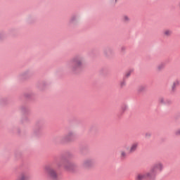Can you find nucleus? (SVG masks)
Masks as SVG:
<instances>
[{"label":"nucleus","instance_id":"f257e3e1","mask_svg":"<svg viewBox=\"0 0 180 180\" xmlns=\"http://www.w3.org/2000/svg\"><path fill=\"white\" fill-rule=\"evenodd\" d=\"M70 64L68 66L70 72L77 74L81 72L84 68V58L82 57H75L70 60Z\"/></svg>","mask_w":180,"mask_h":180},{"label":"nucleus","instance_id":"f03ea898","mask_svg":"<svg viewBox=\"0 0 180 180\" xmlns=\"http://www.w3.org/2000/svg\"><path fill=\"white\" fill-rule=\"evenodd\" d=\"M162 171H164V164L161 162H158L153 165L149 173L150 174L152 178L155 179V177L157 175H158V173L162 172Z\"/></svg>","mask_w":180,"mask_h":180},{"label":"nucleus","instance_id":"7ed1b4c3","mask_svg":"<svg viewBox=\"0 0 180 180\" xmlns=\"http://www.w3.org/2000/svg\"><path fill=\"white\" fill-rule=\"evenodd\" d=\"M44 172L50 179L56 180L58 178V174H57L56 169H53L50 166L44 167Z\"/></svg>","mask_w":180,"mask_h":180},{"label":"nucleus","instance_id":"20e7f679","mask_svg":"<svg viewBox=\"0 0 180 180\" xmlns=\"http://www.w3.org/2000/svg\"><path fill=\"white\" fill-rule=\"evenodd\" d=\"M136 180H144V179H153V176H151L150 172H146V173H139L137 174L136 177Z\"/></svg>","mask_w":180,"mask_h":180},{"label":"nucleus","instance_id":"39448f33","mask_svg":"<svg viewBox=\"0 0 180 180\" xmlns=\"http://www.w3.org/2000/svg\"><path fill=\"white\" fill-rule=\"evenodd\" d=\"M138 147L139 143L135 142L132 143L129 148L125 145L124 146V148H125V150H127L129 154H133V153H135V151H136Z\"/></svg>","mask_w":180,"mask_h":180},{"label":"nucleus","instance_id":"423d86ee","mask_svg":"<svg viewBox=\"0 0 180 180\" xmlns=\"http://www.w3.org/2000/svg\"><path fill=\"white\" fill-rule=\"evenodd\" d=\"M180 85V80H174L170 86V92H176V88Z\"/></svg>","mask_w":180,"mask_h":180},{"label":"nucleus","instance_id":"0eeeda50","mask_svg":"<svg viewBox=\"0 0 180 180\" xmlns=\"http://www.w3.org/2000/svg\"><path fill=\"white\" fill-rule=\"evenodd\" d=\"M75 139V132L73 131H69L64 138L65 141H72Z\"/></svg>","mask_w":180,"mask_h":180},{"label":"nucleus","instance_id":"6e6552de","mask_svg":"<svg viewBox=\"0 0 180 180\" xmlns=\"http://www.w3.org/2000/svg\"><path fill=\"white\" fill-rule=\"evenodd\" d=\"M83 167L88 169L94 165V161L91 159H87L83 162Z\"/></svg>","mask_w":180,"mask_h":180},{"label":"nucleus","instance_id":"1a4fd4ad","mask_svg":"<svg viewBox=\"0 0 180 180\" xmlns=\"http://www.w3.org/2000/svg\"><path fill=\"white\" fill-rule=\"evenodd\" d=\"M64 168L66 171H72L74 169V164L68 162L64 165Z\"/></svg>","mask_w":180,"mask_h":180},{"label":"nucleus","instance_id":"9d476101","mask_svg":"<svg viewBox=\"0 0 180 180\" xmlns=\"http://www.w3.org/2000/svg\"><path fill=\"white\" fill-rule=\"evenodd\" d=\"M159 102L162 104V105H169L171 104V101L169 100H167L162 97H160L159 98Z\"/></svg>","mask_w":180,"mask_h":180},{"label":"nucleus","instance_id":"9b49d317","mask_svg":"<svg viewBox=\"0 0 180 180\" xmlns=\"http://www.w3.org/2000/svg\"><path fill=\"white\" fill-rule=\"evenodd\" d=\"M163 34L165 37H169L172 34V31L171 30H165L163 31Z\"/></svg>","mask_w":180,"mask_h":180},{"label":"nucleus","instance_id":"f8f14e48","mask_svg":"<svg viewBox=\"0 0 180 180\" xmlns=\"http://www.w3.org/2000/svg\"><path fill=\"white\" fill-rule=\"evenodd\" d=\"M127 158V153L126 152V150H121L120 151V158H122V160H124Z\"/></svg>","mask_w":180,"mask_h":180},{"label":"nucleus","instance_id":"ddd939ff","mask_svg":"<svg viewBox=\"0 0 180 180\" xmlns=\"http://www.w3.org/2000/svg\"><path fill=\"white\" fill-rule=\"evenodd\" d=\"M122 21H124L125 23H127V22H130V18L127 15H124L122 17Z\"/></svg>","mask_w":180,"mask_h":180},{"label":"nucleus","instance_id":"4468645a","mask_svg":"<svg viewBox=\"0 0 180 180\" xmlns=\"http://www.w3.org/2000/svg\"><path fill=\"white\" fill-rule=\"evenodd\" d=\"M165 67V65L164 63H160L157 69L160 71V70H163V68Z\"/></svg>","mask_w":180,"mask_h":180},{"label":"nucleus","instance_id":"2eb2a0df","mask_svg":"<svg viewBox=\"0 0 180 180\" xmlns=\"http://www.w3.org/2000/svg\"><path fill=\"white\" fill-rule=\"evenodd\" d=\"M131 72H133V71H131V70L127 71V72L125 73V77H126V78H129V77L130 75H131Z\"/></svg>","mask_w":180,"mask_h":180},{"label":"nucleus","instance_id":"dca6fc26","mask_svg":"<svg viewBox=\"0 0 180 180\" xmlns=\"http://www.w3.org/2000/svg\"><path fill=\"white\" fill-rule=\"evenodd\" d=\"M126 85V81L123 80L120 82V86L121 88H124V86Z\"/></svg>","mask_w":180,"mask_h":180},{"label":"nucleus","instance_id":"f3484780","mask_svg":"<svg viewBox=\"0 0 180 180\" xmlns=\"http://www.w3.org/2000/svg\"><path fill=\"white\" fill-rule=\"evenodd\" d=\"M175 134H176V136H180V129H179L176 130V131H175Z\"/></svg>","mask_w":180,"mask_h":180},{"label":"nucleus","instance_id":"a211bd4d","mask_svg":"<svg viewBox=\"0 0 180 180\" xmlns=\"http://www.w3.org/2000/svg\"><path fill=\"white\" fill-rule=\"evenodd\" d=\"M146 137H150L151 136V134H146Z\"/></svg>","mask_w":180,"mask_h":180}]
</instances>
